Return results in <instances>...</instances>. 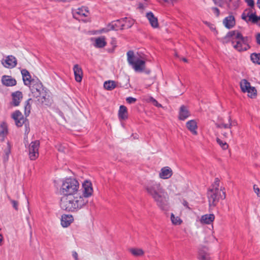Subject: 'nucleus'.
<instances>
[{"mask_svg": "<svg viewBox=\"0 0 260 260\" xmlns=\"http://www.w3.org/2000/svg\"><path fill=\"white\" fill-rule=\"evenodd\" d=\"M145 189L160 209L162 210L168 209L169 198L167 192L159 183L151 181L145 186Z\"/></svg>", "mask_w": 260, "mask_h": 260, "instance_id": "nucleus-1", "label": "nucleus"}, {"mask_svg": "<svg viewBox=\"0 0 260 260\" xmlns=\"http://www.w3.org/2000/svg\"><path fill=\"white\" fill-rule=\"evenodd\" d=\"M153 100H155V99L153 98H152V97H150L149 98V101L151 102L152 103H153Z\"/></svg>", "mask_w": 260, "mask_h": 260, "instance_id": "nucleus-58", "label": "nucleus"}, {"mask_svg": "<svg viewBox=\"0 0 260 260\" xmlns=\"http://www.w3.org/2000/svg\"><path fill=\"white\" fill-rule=\"evenodd\" d=\"M137 101V99L136 98H133V97H127L126 99V101L127 103L131 104L135 103Z\"/></svg>", "mask_w": 260, "mask_h": 260, "instance_id": "nucleus-43", "label": "nucleus"}, {"mask_svg": "<svg viewBox=\"0 0 260 260\" xmlns=\"http://www.w3.org/2000/svg\"><path fill=\"white\" fill-rule=\"evenodd\" d=\"M2 82L4 85L7 86H13L16 84V80L11 76L4 75L2 77Z\"/></svg>", "mask_w": 260, "mask_h": 260, "instance_id": "nucleus-17", "label": "nucleus"}, {"mask_svg": "<svg viewBox=\"0 0 260 260\" xmlns=\"http://www.w3.org/2000/svg\"><path fill=\"white\" fill-rule=\"evenodd\" d=\"M215 125L216 127L217 128H231L232 126V122H230V123L228 124H224V123H216Z\"/></svg>", "mask_w": 260, "mask_h": 260, "instance_id": "nucleus-40", "label": "nucleus"}, {"mask_svg": "<svg viewBox=\"0 0 260 260\" xmlns=\"http://www.w3.org/2000/svg\"><path fill=\"white\" fill-rule=\"evenodd\" d=\"M73 220V217L71 215L64 214L62 215L61 224L63 227H68Z\"/></svg>", "mask_w": 260, "mask_h": 260, "instance_id": "nucleus-24", "label": "nucleus"}, {"mask_svg": "<svg viewBox=\"0 0 260 260\" xmlns=\"http://www.w3.org/2000/svg\"><path fill=\"white\" fill-rule=\"evenodd\" d=\"M152 27L157 28L158 26L157 18L154 16L152 12L147 13L146 15Z\"/></svg>", "mask_w": 260, "mask_h": 260, "instance_id": "nucleus-19", "label": "nucleus"}, {"mask_svg": "<svg viewBox=\"0 0 260 260\" xmlns=\"http://www.w3.org/2000/svg\"><path fill=\"white\" fill-rule=\"evenodd\" d=\"M232 42L233 47L238 51L241 52L250 48L248 44L249 39L247 37H243L238 30H232L227 33L223 38V42Z\"/></svg>", "mask_w": 260, "mask_h": 260, "instance_id": "nucleus-3", "label": "nucleus"}, {"mask_svg": "<svg viewBox=\"0 0 260 260\" xmlns=\"http://www.w3.org/2000/svg\"><path fill=\"white\" fill-rule=\"evenodd\" d=\"M256 41L257 44L260 45V33L256 35Z\"/></svg>", "mask_w": 260, "mask_h": 260, "instance_id": "nucleus-50", "label": "nucleus"}, {"mask_svg": "<svg viewBox=\"0 0 260 260\" xmlns=\"http://www.w3.org/2000/svg\"><path fill=\"white\" fill-rule=\"evenodd\" d=\"M56 2H66V0H54Z\"/></svg>", "mask_w": 260, "mask_h": 260, "instance_id": "nucleus-59", "label": "nucleus"}, {"mask_svg": "<svg viewBox=\"0 0 260 260\" xmlns=\"http://www.w3.org/2000/svg\"><path fill=\"white\" fill-rule=\"evenodd\" d=\"M246 92L248 93V96L250 98H252L253 96L256 95V90L254 87L250 86L248 90L246 91Z\"/></svg>", "mask_w": 260, "mask_h": 260, "instance_id": "nucleus-37", "label": "nucleus"}, {"mask_svg": "<svg viewBox=\"0 0 260 260\" xmlns=\"http://www.w3.org/2000/svg\"><path fill=\"white\" fill-rule=\"evenodd\" d=\"M216 142L223 150H226L228 148V144L226 142H223L219 138H217Z\"/></svg>", "mask_w": 260, "mask_h": 260, "instance_id": "nucleus-38", "label": "nucleus"}, {"mask_svg": "<svg viewBox=\"0 0 260 260\" xmlns=\"http://www.w3.org/2000/svg\"><path fill=\"white\" fill-rule=\"evenodd\" d=\"M73 71L75 80L78 82H80L82 81L83 76V72L81 68L76 64L73 67Z\"/></svg>", "mask_w": 260, "mask_h": 260, "instance_id": "nucleus-15", "label": "nucleus"}, {"mask_svg": "<svg viewBox=\"0 0 260 260\" xmlns=\"http://www.w3.org/2000/svg\"><path fill=\"white\" fill-rule=\"evenodd\" d=\"M88 203L87 199L81 196H63L60 200L61 208L68 212H76L81 209Z\"/></svg>", "mask_w": 260, "mask_h": 260, "instance_id": "nucleus-2", "label": "nucleus"}, {"mask_svg": "<svg viewBox=\"0 0 260 260\" xmlns=\"http://www.w3.org/2000/svg\"><path fill=\"white\" fill-rule=\"evenodd\" d=\"M153 104L157 107H161V104H159L156 100H153Z\"/></svg>", "mask_w": 260, "mask_h": 260, "instance_id": "nucleus-49", "label": "nucleus"}, {"mask_svg": "<svg viewBox=\"0 0 260 260\" xmlns=\"http://www.w3.org/2000/svg\"><path fill=\"white\" fill-rule=\"evenodd\" d=\"M83 197L84 199H87L86 198L91 196L93 192V189L92 187L91 183L89 182H85L83 185Z\"/></svg>", "mask_w": 260, "mask_h": 260, "instance_id": "nucleus-13", "label": "nucleus"}, {"mask_svg": "<svg viewBox=\"0 0 260 260\" xmlns=\"http://www.w3.org/2000/svg\"><path fill=\"white\" fill-rule=\"evenodd\" d=\"M7 145H8V148H7V149H6L5 151V156L4 157V159H7V160L8 159L9 155V154L10 153V152H11L10 145L9 142H8Z\"/></svg>", "mask_w": 260, "mask_h": 260, "instance_id": "nucleus-41", "label": "nucleus"}, {"mask_svg": "<svg viewBox=\"0 0 260 260\" xmlns=\"http://www.w3.org/2000/svg\"><path fill=\"white\" fill-rule=\"evenodd\" d=\"M89 13L87 8L86 7H82L77 10L76 14L83 16H87V14Z\"/></svg>", "mask_w": 260, "mask_h": 260, "instance_id": "nucleus-36", "label": "nucleus"}, {"mask_svg": "<svg viewBox=\"0 0 260 260\" xmlns=\"http://www.w3.org/2000/svg\"><path fill=\"white\" fill-rule=\"evenodd\" d=\"M37 99L38 101L42 105L49 106L52 104V100L50 97L49 91L47 89L41 92V95Z\"/></svg>", "mask_w": 260, "mask_h": 260, "instance_id": "nucleus-10", "label": "nucleus"}, {"mask_svg": "<svg viewBox=\"0 0 260 260\" xmlns=\"http://www.w3.org/2000/svg\"><path fill=\"white\" fill-rule=\"evenodd\" d=\"M207 251V249L206 248L200 250L199 258L201 260H210L209 254Z\"/></svg>", "mask_w": 260, "mask_h": 260, "instance_id": "nucleus-30", "label": "nucleus"}, {"mask_svg": "<svg viewBox=\"0 0 260 260\" xmlns=\"http://www.w3.org/2000/svg\"><path fill=\"white\" fill-rule=\"evenodd\" d=\"M250 86V83L246 79H242L240 82V87L243 92H246Z\"/></svg>", "mask_w": 260, "mask_h": 260, "instance_id": "nucleus-31", "label": "nucleus"}, {"mask_svg": "<svg viewBox=\"0 0 260 260\" xmlns=\"http://www.w3.org/2000/svg\"><path fill=\"white\" fill-rule=\"evenodd\" d=\"M186 127L193 135H197L198 134L197 132L198 127L197 123L194 120H190L187 121L186 123Z\"/></svg>", "mask_w": 260, "mask_h": 260, "instance_id": "nucleus-22", "label": "nucleus"}, {"mask_svg": "<svg viewBox=\"0 0 260 260\" xmlns=\"http://www.w3.org/2000/svg\"><path fill=\"white\" fill-rule=\"evenodd\" d=\"M147 5H144L142 3H139L138 8L141 10H143L145 9V8L147 7Z\"/></svg>", "mask_w": 260, "mask_h": 260, "instance_id": "nucleus-48", "label": "nucleus"}, {"mask_svg": "<svg viewBox=\"0 0 260 260\" xmlns=\"http://www.w3.org/2000/svg\"><path fill=\"white\" fill-rule=\"evenodd\" d=\"M258 20H260V16H257L256 23L257 22V21Z\"/></svg>", "mask_w": 260, "mask_h": 260, "instance_id": "nucleus-61", "label": "nucleus"}, {"mask_svg": "<svg viewBox=\"0 0 260 260\" xmlns=\"http://www.w3.org/2000/svg\"><path fill=\"white\" fill-rule=\"evenodd\" d=\"M190 116V113L187 107L182 105L180 108L179 118L180 120H184Z\"/></svg>", "mask_w": 260, "mask_h": 260, "instance_id": "nucleus-21", "label": "nucleus"}, {"mask_svg": "<svg viewBox=\"0 0 260 260\" xmlns=\"http://www.w3.org/2000/svg\"><path fill=\"white\" fill-rule=\"evenodd\" d=\"M245 1L247 5L251 7V8H252L254 7V2L253 0H245Z\"/></svg>", "mask_w": 260, "mask_h": 260, "instance_id": "nucleus-45", "label": "nucleus"}, {"mask_svg": "<svg viewBox=\"0 0 260 260\" xmlns=\"http://www.w3.org/2000/svg\"><path fill=\"white\" fill-rule=\"evenodd\" d=\"M127 61L129 64L132 65L135 61V56L134 55V52L132 50H129L127 52Z\"/></svg>", "mask_w": 260, "mask_h": 260, "instance_id": "nucleus-32", "label": "nucleus"}, {"mask_svg": "<svg viewBox=\"0 0 260 260\" xmlns=\"http://www.w3.org/2000/svg\"><path fill=\"white\" fill-rule=\"evenodd\" d=\"M8 127L7 124L3 122L0 125V140L2 141H4L5 138L8 134Z\"/></svg>", "mask_w": 260, "mask_h": 260, "instance_id": "nucleus-27", "label": "nucleus"}, {"mask_svg": "<svg viewBox=\"0 0 260 260\" xmlns=\"http://www.w3.org/2000/svg\"><path fill=\"white\" fill-rule=\"evenodd\" d=\"M40 147V141L36 140L30 143L29 146V158L34 160L39 156V148Z\"/></svg>", "mask_w": 260, "mask_h": 260, "instance_id": "nucleus-6", "label": "nucleus"}, {"mask_svg": "<svg viewBox=\"0 0 260 260\" xmlns=\"http://www.w3.org/2000/svg\"><path fill=\"white\" fill-rule=\"evenodd\" d=\"M79 188L78 181L73 178H67L62 182L60 192L63 196L77 194Z\"/></svg>", "mask_w": 260, "mask_h": 260, "instance_id": "nucleus-5", "label": "nucleus"}, {"mask_svg": "<svg viewBox=\"0 0 260 260\" xmlns=\"http://www.w3.org/2000/svg\"><path fill=\"white\" fill-rule=\"evenodd\" d=\"M171 219L174 224H180L181 223V219L178 217H175L173 214H171Z\"/></svg>", "mask_w": 260, "mask_h": 260, "instance_id": "nucleus-39", "label": "nucleus"}, {"mask_svg": "<svg viewBox=\"0 0 260 260\" xmlns=\"http://www.w3.org/2000/svg\"><path fill=\"white\" fill-rule=\"evenodd\" d=\"M212 9L213 13L216 15V16L218 17L220 14L219 10L217 8H216V7L212 8Z\"/></svg>", "mask_w": 260, "mask_h": 260, "instance_id": "nucleus-46", "label": "nucleus"}, {"mask_svg": "<svg viewBox=\"0 0 260 260\" xmlns=\"http://www.w3.org/2000/svg\"><path fill=\"white\" fill-rule=\"evenodd\" d=\"M145 61L137 58L131 66L136 72H142L145 68Z\"/></svg>", "mask_w": 260, "mask_h": 260, "instance_id": "nucleus-16", "label": "nucleus"}, {"mask_svg": "<svg viewBox=\"0 0 260 260\" xmlns=\"http://www.w3.org/2000/svg\"><path fill=\"white\" fill-rule=\"evenodd\" d=\"M181 59H182V61H183L184 62H187V59H186V58H181Z\"/></svg>", "mask_w": 260, "mask_h": 260, "instance_id": "nucleus-57", "label": "nucleus"}, {"mask_svg": "<svg viewBox=\"0 0 260 260\" xmlns=\"http://www.w3.org/2000/svg\"><path fill=\"white\" fill-rule=\"evenodd\" d=\"M12 117L15 120L17 126L21 127L23 124L28 123V120L25 118L19 111H16L12 115Z\"/></svg>", "mask_w": 260, "mask_h": 260, "instance_id": "nucleus-11", "label": "nucleus"}, {"mask_svg": "<svg viewBox=\"0 0 260 260\" xmlns=\"http://www.w3.org/2000/svg\"><path fill=\"white\" fill-rule=\"evenodd\" d=\"M219 179L216 178L208 190L207 194L210 207H215L220 199L224 200L226 198L225 188L222 186L219 188Z\"/></svg>", "mask_w": 260, "mask_h": 260, "instance_id": "nucleus-4", "label": "nucleus"}, {"mask_svg": "<svg viewBox=\"0 0 260 260\" xmlns=\"http://www.w3.org/2000/svg\"><path fill=\"white\" fill-rule=\"evenodd\" d=\"M118 116L120 120H125L127 118V111L125 106L123 105L120 106Z\"/></svg>", "mask_w": 260, "mask_h": 260, "instance_id": "nucleus-28", "label": "nucleus"}, {"mask_svg": "<svg viewBox=\"0 0 260 260\" xmlns=\"http://www.w3.org/2000/svg\"><path fill=\"white\" fill-rule=\"evenodd\" d=\"M30 89L31 90V96L35 98H38L41 95V92H43L45 89L41 82L40 81L34 83H32V85L30 86Z\"/></svg>", "mask_w": 260, "mask_h": 260, "instance_id": "nucleus-7", "label": "nucleus"}, {"mask_svg": "<svg viewBox=\"0 0 260 260\" xmlns=\"http://www.w3.org/2000/svg\"><path fill=\"white\" fill-rule=\"evenodd\" d=\"M127 18H122L121 19L117 20L109 23L108 25L107 30H117L118 29H122L125 26L124 22L126 21Z\"/></svg>", "mask_w": 260, "mask_h": 260, "instance_id": "nucleus-9", "label": "nucleus"}, {"mask_svg": "<svg viewBox=\"0 0 260 260\" xmlns=\"http://www.w3.org/2000/svg\"><path fill=\"white\" fill-rule=\"evenodd\" d=\"M12 102L15 106H17L19 105L21 100L22 99V93L19 91H17L12 93Z\"/></svg>", "mask_w": 260, "mask_h": 260, "instance_id": "nucleus-23", "label": "nucleus"}, {"mask_svg": "<svg viewBox=\"0 0 260 260\" xmlns=\"http://www.w3.org/2000/svg\"><path fill=\"white\" fill-rule=\"evenodd\" d=\"M22 75L23 81L25 85H30L31 82H34V80H31V76L29 72L26 69H22L21 71Z\"/></svg>", "mask_w": 260, "mask_h": 260, "instance_id": "nucleus-18", "label": "nucleus"}, {"mask_svg": "<svg viewBox=\"0 0 260 260\" xmlns=\"http://www.w3.org/2000/svg\"><path fill=\"white\" fill-rule=\"evenodd\" d=\"M10 201L11 203H12L13 208L16 210H18V202L15 201V200H12V199H10Z\"/></svg>", "mask_w": 260, "mask_h": 260, "instance_id": "nucleus-44", "label": "nucleus"}, {"mask_svg": "<svg viewBox=\"0 0 260 260\" xmlns=\"http://www.w3.org/2000/svg\"><path fill=\"white\" fill-rule=\"evenodd\" d=\"M215 219L213 214H205L202 216L200 221L202 223L209 224L211 223Z\"/></svg>", "mask_w": 260, "mask_h": 260, "instance_id": "nucleus-25", "label": "nucleus"}, {"mask_svg": "<svg viewBox=\"0 0 260 260\" xmlns=\"http://www.w3.org/2000/svg\"><path fill=\"white\" fill-rule=\"evenodd\" d=\"M2 64L6 68L13 69L17 66V60L13 55H8L2 60Z\"/></svg>", "mask_w": 260, "mask_h": 260, "instance_id": "nucleus-12", "label": "nucleus"}, {"mask_svg": "<svg viewBox=\"0 0 260 260\" xmlns=\"http://www.w3.org/2000/svg\"><path fill=\"white\" fill-rule=\"evenodd\" d=\"M32 101V99L31 98H29L27 100V101L25 103V115H28L30 112V109H31V104L30 103V102Z\"/></svg>", "mask_w": 260, "mask_h": 260, "instance_id": "nucleus-35", "label": "nucleus"}, {"mask_svg": "<svg viewBox=\"0 0 260 260\" xmlns=\"http://www.w3.org/2000/svg\"><path fill=\"white\" fill-rule=\"evenodd\" d=\"M176 56H178V55L177 53L175 54Z\"/></svg>", "mask_w": 260, "mask_h": 260, "instance_id": "nucleus-64", "label": "nucleus"}, {"mask_svg": "<svg viewBox=\"0 0 260 260\" xmlns=\"http://www.w3.org/2000/svg\"><path fill=\"white\" fill-rule=\"evenodd\" d=\"M28 123L26 122L24 124L25 126V134H28L29 132V127L27 126V125H28Z\"/></svg>", "mask_w": 260, "mask_h": 260, "instance_id": "nucleus-52", "label": "nucleus"}, {"mask_svg": "<svg viewBox=\"0 0 260 260\" xmlns=\"http://www.w3.org/2000/svg\"><path fill=\"white\" fill-rule=\"evenodd\" d=\"M172 175L173 172L172 169L168 167H165L161 169L159 176L161 179H167L170 178Z\"/></svg>", "mask_w": 260, "mask_h": 260, "instance_id": "nucleus-14", "label": "nucleus"}, {"mask_svg": "<svg viewBox=\"0 0 260 260\" xmlns=\"http://www.w3.org/2000/svg\"><path fill=\"white\" fill-rule=\"evenodd\" d=\"M242 19L246 21H251L253 23H256L257 16L255 13H253L252 8L246 9L242 14Z\"/></svg>", "mask_w": 260, "mask_h": 260, "instance_id": "nucleus-8", "label": "nucleus"}, {"mask_svg": "<svg viewBox=\"0 0 260 260\" xmlns=\"http://www.w3.org/2000/svg\"><path fill=\"white\" fill-rule=\"evenodd\" d=\"M164 2L168 4H172L176 2V0H162Z\"/></svg>", "mask_w": 260, "mask_h": 260, "instance_id": "nucleus-53", "label": "nucleus"}, {"mask_svg": "<svg viewBox=\"0 0 260 260\" xmlns=\"http://www.w3.org/2000/svg\"><path fill=\"white\" fill-rule=\"evenodd\" d=\"M107 44L104 37H100L95 39L94 46L96 48H101L104 47Z\"/></svg>", "mask_w": 260, "mask_h": 260, "instance_id": "nucleus-26", "label": "nucleus"}, {"mask_svg": "<svg viewBox=\"0 0 260 260\" xmlns=\"http://www.w3.org/2000/svg\"><path fill=\"white\" fill-rule=\"evenodd\" d=\"M223 23L227 28L230 29L235 25V18L233 16L230 15L223 19Z\"/></svg>", "mask_w": 260, "mask_h": 260, "instance_id": "nucleus-20", "label": "nucleus"}, {"mask_svg": "<svg viewBox=\"0 0 260 260\" xmlns=\"http://www.w3.org/2000/svg\"><path fill=\"white\" fill-rule=\"evenodd\" d=\"M253 189L254 190V192L257 195V196L260 197V194H259L260 190H259V188L256 185H253Z\"/></svg>", "mask_w": 260, "mask_h": 260, "instance_id": "nucleus-47", "label": "nucleus"}, {"mask_svg": "<svg viewBox=\"0 0 260 260\" xmlns=\"http://www.w3.org/2000/svg\"><path fill=\"white\" fill-rule=\"evenodd\" d=\"M213 1L215 4H217V3H218L220 1V0H213Z\"/></svg>", "mask_w": 260, "mask_h": 260, "instance_id": "nucleus-63", "label": "nucleus"}, {"mask_svg": "<svg viewBox=\"0 0 260 260\" xmlns=\"http://www.w3.org/2000/svg\"><path fill=\"white\" fill-rule=\"evenodd\" d=\"M250 58L253 63L260 64V53H252L250 55Z\"/></svg>", "mask_w": 260, "mask_h": 260, "instance_id": "nucleus-34", "label": "nucleus"}, {"mask_svg": "<svg viewBox=\"0 0 260 260\" xmlns=\"http://www.w3.org/2000/svg\"><path fill=\"white\" fill-rule=\"evenodd\" d=\"M204 23L208 26H209V25L210 24V23L209 22H207V21L204 22Z\"/></svg>", "mask_w": 260, "mask_h": 260, "instance_id": "nucleus-60", "label": "nucleus"}, {"mask_svg": "<svg viewBox=\"0 0 260 260\" xmlns=\"http://www.w3.org/2000/svg\"><path fill=\"white\" fill-rule=\"evenodd\" d=\"M2 239H3V237H2V235L0 234V243L2 241Z\"/></svg>", "mask_w": 260, "mask_h": 260, "instance_id": "nucleus-62", "label": "nucleus"}, {"mask_svg": "<svg viewBox=\"0 0 260 260\" xmlns=\"http://www.w3.org/2000/svg\"><path fill=\"white\" fill-rule=\"evenodd\" d=\"M72 256L75 260H78V253L76 251H73L72 252Z\"/></svg>", "mask_w": 260, "mask_h": 260, "instance_id": "nucleus-51", "label": "nucleus"}, {"mask_svg": "<svg viewBox=\"0 0 260 260\" xmlns=\"http://www.w3.org/2000/svg\"><path fill=\"white\" fill-rule=\"evenodd\" d=\"M229 123H230V122H232V126L233 125H236L237 124V122H236V121H232V119H231V118L230 117H229Z\"/></svg>", "mask_w": 260, "mask_h": 260, "instance_id": "nucleus-54", "label": "nucleus"}, {"mask_svg": "<svg viewBox=\"0 0 260 260\" xmlns=\"http://www.w3.org/2000/svg\"><path fill=\"white\" fill-rule=\"evenodd\" d=\"M56 148L60 152H64L66 147L64 145H62L60 144H58L56 145Z\"/></svg>", "mask_w": 260, "mask_h": 260, "instance_id": "nucleus-42", "label": "nucleus"}, {"mask_svg": "<svg viewBox=\"0 0 260 260\" xmlns=\"http://www.w3.org/2000/svg\"><path fill=\"white\" fill-rule=\"evenodd\" d=\"M257 7L260 9V0H258L257 2Z\"/></svg>", "mask_w": 260, "mask_h": 260, "instance_id": "nucleus-56", "label": "nucleus"}, {"mask_svg": "<svg viewBox=\"0 0 260 260\" xmlns=\"http://www.w3.org/2000/svg\"><path fill=\"white\" fill-rule=\"evenodd\" d=\"M129 251L135 256H142L144 253V251L140 248H131Z\"/></svg>", "mask_w": 260, "mask_h": 260, "instance_id": "nucleus-33", "label": "nucleus"}, {"mask_svg": "<svg viewBox=\"0 0 260 260\" xmlns=\"http://www.w3.org/2000/svg\"><path fill=\"white\" fill-rule=\"evenodd\" d=\"M188 202H187L186 201H185V200H184V201H183V205L184 206L186 207L187 208H189L188 207Z\"/></svg>", "mask_w": 260, "mask_h": 260, "instance_id": "nucleus-55", "label": "nucleus"}, {"mask_svg": "<svg viewBox=\"0 0 260 260\" xmlns=\"http://www.w3.org/2000/svg\"><path fill=\"white\" fill-rule=\"evenodd\" d=\"M117 86L116 82L113 80L105 81L104 83V88L108 90H112Z\"/></svg>", "mask_w": 260, "mask_h": 260, "instance_id": "nucleus-29", "label": "nucleus"}]
</instances>
